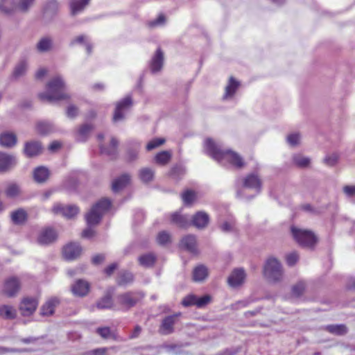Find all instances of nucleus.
Masks as SVG:
<instances>
[{"label":"nucleus","instance_id":"obj_1","mask_svg":"<svg viewBox=\"0 0 355 355\" xmlns=\"http://www.w3.org/2000/svg\"><path fill=\"white\" fill-rule=\"evenodd\" d=\"M205 150L207 154L223 164L227 162L239 168L245 165L243 158L238 153L231 150H223L211 139L208 138L205 141Z\"/></svg>","mask_w":355,"mask_h":355},{"label":"nucleus","instance_id":"obj_2","mask_svg":"<svg viewBox=\"0 0 355 355\" xmlns=\"http://www.w3.org/2000/svg\"><path fill=\"white\" fill-rule=\"evenodd\" d=\"M46 92L38 94L42 102L52 103L70 98V95L65 92L66 85L60 76L53 78L46 85Z\"/></svg>","mask_w":355,"mask_h":355},{"label":"nucleus","instance_id":"obj_3","mask_svg":"<svg viewBox=\"0 0 355 355\" xmlns=\"http://www.w3.org/2000/svg\"><path fill=\"white\" fill-rule=\"evenodd\" d=\"M263 275L270 283L282 282L284 280V272L280 261L273 257L268 258L263 267Z\"/></svg>","mask_w":355,"mask_h":355},{"label":"nucleus","instance_id":"obj_4","mask_svg":"<svg viewBox=\"0 0 355 355\" xmlns=\"http://www.w3.org/2000/svg\"><path fill=\"white\" fill-rule=\"evenodd\" d=\"M291 234L293 240L302 248L313 250L318 243V238L310 230L291 226Z\"/></svg>","mask_w":355,"mask_h":355},{"label":"nucleus","instance_id":"obj_5","mask_svg":"<svg viewBox=\"0 0 355 355\" xmlns=\"http://www.w3.org/2000/svg\"><path fill=\"white\" fill-rule=\"evenodd\" d=\"M110 206V200L106 198L101 199L96 202L85 216L87 225L91 227L99 223L103 214L109 209Z\"/></svg>","mask_w":355,"mask_h":355},{"label":"nucleus","instance_id":"obj_6","mask_svg":"<svg viewBox=\"0 0 355 355\" xmlns=\"http://www.w3.org/2000/svg\"><path fill=\"white\" fill-rule=\"evenodd\" d=\"M144 297V294L141 291H128L118 294L116 300L121 309L128 311L135 306Z\"/></svg>","mask_w":355,"mask_h":355},{"label":"nucleus","instance_id":"obj_7","mask_svg":"<svg viewBox=\"0 0 355 355\" xmlns=\"http://www.w3.org/2000/svg\"><path fill=\"white\" fill-rule=\"evenodd\" d=\"M58 237V233L54 228L46 227L39 232L36 241L40 245H49L55 243Z\"/></svg>","mask_w":355,"mask_h":355},{"label":"nucleus","instance_id":"obj_8","mask_svg":"<svg viewBox=\"0 0 355 355\" xmlns=\"http://www.w3.org/2000/svg\"><path fill=\"white\" fill-rule=\"evenodd\" d=\"M182 313L180 312L164 317L158 329V332L161 335H169L175 331L174 326L178 320Z\"/></svg>","mask_w":355,"mask_h":355},{"label":"nucleus","instance_id":"obj_9","mask_svg":"<svg viewBox=\"0 0 355 355\" xmlns=\"http://www.w3.org/2000/svg\"><path fill=\"white\" fill-rule=\"evenodd\" d=\"M132 105V98L130 96H126L116 105L115 111L113 116L114 121H118L124 119V112L129 110Z\"/></svg>","mask_w":355,"mask_h":355},{"label":"nucleus","instance_id":"obj_10","mask_svg":"<svg viewBox=\"0 0 355 355\" xmlns=\"http://www.w3.org/2000/svg\"><path fill=\"white\" fill-rule=\"evenodd\" d=\"M209 221L210 218L207 213L198 211L192 216L190 224L198 230H204L208 226Z\"/></svg>","mask_w":355,"mask_h":355},{"label":"nucleus","instance_id":"obj_11","mask_svg":"<svg viewBox=\"0 0 355 355\" xmlns=\"http://www.w3.org/2000/svg\"><path fill=\"white\" fill-rule=\"evenodd\" d=\"M52 211L55 214H61L67 218H72L79 212V209L76 205L63 206L56 204L52 208Z\"/></svg>","mask_w":355,"mask_h":355},{"label":"nucleus","instance_id":"obj_12","mask_svg":"<svg viewBox=\"0 0 355 355\" xmlns=\"http://www.w3.org/2000/svg\"><path fill=\"white\" fill-rule=\"evenodd\" d=\"M246 274L243 268H235L227 278V284L232 288L241 286L245 279Z\"/></svg>","mask_w":355,"mask_h":355},{"label":"nucleus","instance_id":"obj_13","mask_svg":"<svg viewBox=\"0 0 355 355\" xmlns=\"http://www.w3.org/2000/svg\"><path fill=\"white\" fill-rule=\"evenodd\" d=\"M38 301L34 297H24L19 305V310L24 316L32 315L36 310Z\"/></svg>","mask_w":355,"mask_h":355},{"label":"nucleus","instance_id":"obj_14","mask_svg":"<svg viewBox=\"0 0 355 355\" xmlns=\"http://www.w3.org/2000/svg\"><path fill=\"white\" fill-rule=\"evenodd\" d=\"M20 283L18 278L11 277L5 281L3 293L9 297H14L19 291Z\"/></svg>","mask_w":355,"mask_h":355},{"label":"nucleus","instance_id":"obj_15","mask_svg":"<svg viewBox=\"0 0 355 355\" xmlns=\"http://www.w3.org/2000/svg\"><path fill=\"white\" fill-rule=\"evenodd\" d=\"M82 252L80 245L77 243H69L62 250L63 257L67 260H73L78 258Z\"/></svg>","mask_w":355,"mask_h":355},{"label":"nucleus","instance_id":"obj_16","mask_svg":"<svg viewBox=\"0 0 355 355\" xmlns=\"http://www.w3.org/2000/svg\"><path fill=\"white\" fill-rule=\"evenodd\" d=\"M42 147L39 141H31L26 142L24 153L28 158L36 157L42 153Z\"/></svg>","mask_w":355,"mask_h":355},{"label":"nucleus","instance_id":"obj_17","mask_svg":"<svg viewBox=\"0 0 355 355\" xmlns=\"http://www.w3.org/2000/svg\"><path fill=\"white\" fill-rule=\"evenodd\" d=\"M89 284L83 279H78L71 286V290L75 296L84 297L87 295L89 291Z\"/></svg>","mask_w":355,"mask_h":355},{"label":"nucleus","instance_id":"obj_18","mask_svg":"<svg viewBox=\"0 0 355 355\" xmlns=\"http://www.w3.org/2000/svg\"><path fill=\"white\" fill-rule=\"evenodd\" d=\"M17 163L16 158L12 155L0 152V172L5 173L10 170Z\"/></svg>","mask_w":355,"mask_h":355},{"label":"nucleus","instance_id":"obj_19","mask_svg":"<svg viewBox=\"0 0 355 355\" xmlns=\"http://www.w3.org/2000/svg\"><path fill=\"white\" fill-rule=\"evenodd\" d=\"M163 64L164 53L160 48H158L150 61V68L151 72L153 73L159 72L162 69Z\"/></svg>","mask_w":355,"mask_h":355},{"label":"nucleus","instance_id":"obj_20","mask_svg":"<svg viewBox=\"0 0 355 355\" xmlns=\"http://www.w3.org/2000/svg\"><path fill=\"white\" fill-rule=\"evenodd\" d=\"M180 247L191 253H197V241L196 236L189 234L184 236L181 239Z\"/></svg>","mask_w":355,"mask_h":355},{"label":"nucleus","instance_id":"obj_21","mask_svg":"<svg viewBox=\"0 0 355 355\" xmlns=\"http://www.w3.org/2000/svg\"><path fill=\"white\" fill-rule=\"evenodd\" d=\"M58 3L56 0H49L44 7L43 17L47 21H51L57 15Z\"/></svg>","mask_w":355,"mask_h":355},{"label":"nucleus","instance_id":"obj_22","mask_svg":"<svg viewBox=\"0 0 355 355\" xmlns=\"http://www.w3.org/2000/svg\"><path fill=\"white\" fill-rule=\"evenodd\" d=\"M243 186L246 188L255 189L257 193L261 190V181L255 174H249L243 179Z\"/></svg>","mask_w":355,"mask_h":355},{"label":"nucleus","instance_id":"obj_23","mask_svg":"<svg viewBox=\"0 0 355 355\" xmlns=\"http://www.w3.org/2000/svg\"><path fill=\"white\" fill-rule=\"evenodd\" d=\"M60 304L58 297H51L43 304L40 309V314L43 316H49L54 313L55 308Z\"/></svg>","mask_w":355,"mask_h":355},{"label":"nucleus","instance_id":"obj_24","mask_svg":"<svg viewBox=\"0 0 355 355\" xmlns=\"http://www.w3.org/2000/svg\"><path fill=\"white\" fill-rule=\"evenodd\" d=\"M17 138L15 133L4 132L0 135V145L5 148H12L17 144Z\"/></svg>","mask_w":355,"mask_h":355},{"label":"nucleus","instance_id":"obj_25","mask_svg":"<svg viewBox=\"0 0 355 355\" xmlns=\"http://www.w3.org/2000/svg\"><path fill=\"white\" fill-rule=\"evenodd\" d=\"M130 182V175L125 173L113 180L112 184V189L114 192H119L125 187H127Z\"/></svg>","mask_w":355,"mask_h":355},{"label":"nucleus","instance_id":"obj_26","mask_svg":"<svg viewBox=\"0 0 355 355\" xmlns=\"http://www.w3.org/2000/svg\"><path fill=\"white\" fill-rule=\"evenodd\" d=\"M208 275V268L205 265L200 264L193 269L192 279L196 282H202L207 278Z\"/></svg>","mask_w":355,"mask_h":355},{"label":"nucleus","instance_id":"obj_27","mask_svg":"<svg viewBox=\"0 0 355 355\" xmlns=\"http://www.w3.org/2000/svg\"><path fill=\"white\" fill-rule=\"evenodd\" d=\"M119 141L118 140L112 137L111 139L110 146L105 147L101 144H100V150L102 154L110 156L112 158L116 157L117 155V147H118Z\"/></svg>","mask_w":355,"mask_h":355},{"label":"nucleus","instance_id":"obj_28","mask_svg":"<svg viewBox=\"0 0 355 355\" xmlns=\"http://www.w3.org/2000/svg\"><path fill=\"white\" fill-rule=\"evenodd\" d=\"M156 255L152 252L141 254L138 257V262L139 265L144 268L153 267L156 262Z\"/></svg>","mask_w":355,"mask_h":355},{"label":"nucleus","instance_id":"obj_29","mask_svg":"<svg viewBox=\"0 0 355 355\" xmlns=\"http://www.w3.org/2000/svg\"><path fill=\"white\" fill-rule=\"evenodd\" d=\"M49 176V171L44 166H38L34 170V180L38 183H43L47 180Z\"/></svg>","mask_w":355,"mask_h":355},{"label":"nucleus","instance_id":"obj_30","mask_svg":"<svg viewBox=\"0 0 355 355\" xmlns=\"http://www.w3.org/2000/svg\"><path fill=\"white\" fill-rule=\"evenodd\" d=\"M11 220L15 225H21L27 220V213L24 209H18L10 214Z\"/></svg>","mask_w":355,"mask_h":355},{"label":"nucleus","instance_id":"obj_31","mask_svg":"<svg viewBox=\"0 0 355 355\" xmlns=\"http://www.w3.org/2000/svg\"><path fill=\"white\" fill-rule=\"evenodd\" d=\"M89 0H73L70 3L71 14L76 15L89 4Z\"/></svg>","mask_w":355,"mask_h":355},{"label":"nucleus","instance_id":"obj_32","mask_svg":"<svg viewBox=\"0 0 355 355\" xmlns=\"http://www.w3.org/2000/svg\"><path fill=\"white\" fill-rule=\"evenodd\" d=\"M0 316L6 320H12L17 316L15 309L10 305H2L0 306Z\"/></svg>","mask_w":355,"mask_h":355},{"label":"nucleus","instance_id":"obj_33","mask_svg":"<svg viewBox=\"0 0 355 355\" xmlns=\"http://www.w3.org/2000/svg\"><path fill=\"white\" fill-rule=\"evenodd\" d=\"M16 5L14 0H1L0 11L6 15H11L17 10Z\"/></svg>","mask_w":355,"mask_h":355},{"label":"nucleus","instance_id":"obj_34","mask_svg":"<svg viewBox=\"0 0 355 355\" xmlns=\"http://www.w3.org/2000/svg\"><path fill=\"white\" fill-rule=\"evenodd\" d=\"M239 85V82L236 81L233 77H230L228 85L225 87V92L223 96V98L226 99L232 96L235 94Z\"/></svg>","mask_w":355,"mask_h":355},{"label":"nucleus","instance_id":"obj_35","mask_svg":"<svg viewBox=\"0 0 355 355\" xmlns=\"http://www.w3.org/2000/svg\"><path fill=\"white\" fill-rule=\"evenodd\" d=\"M96 307L99 309H112L114 303L111 295L107 294L96 302Z\"/></svg>","mask_w":355,"mask_h":355},{"label":"nucleus","instance_id":"obj_36","mask_svg":"<svg viewBox=\"0 0 355 355\" xmlns=\"http://www.w3.org/2000/svg\"><path fill=\"white\" fill-rule=\"evenodd\" d=\"M293 162L299 168H306L311 163V159L301 154H295L292 157Z\"/></svg>","mask_w":355,"mask_h":355},{"label":"nucleus","instance_id":"obj_37","mask_svg":"<svg viewBox=\"0 0 355 355\" xmlns=\"http://www.w3.org/2000/svg\"><path fill=\"white\" fill-rule=\"evenodd\" d=\"M5 194L9 198H15L20 194L19 186L15 183H8L5 189Z\"/></svg>","mask_w":355,"mask_h":355},{"label":"nucleus","instance_id":"obj_38","mask_svg":"<svg viewBox=\"0 0 355 355\" xmlns=\"http://www.w3.org/2000/svg\"><path fill=\"white\" fill-rule=\"evenodd\" d=\"M35 1L36 0H19L16 5V9L22 13H27L34 6Z\"/></svg>","mask_w":355,"mask_h":355},{"label":"nucleus","instance_id":"obj_39","mask_svg":"<svg viewBox=\"0 0 355 355\" xmlns=\"http://www.w3.org/2000/svg\"><path fill=\"white\" fill-rule=\"evenodd\" d=\"M134 280V275L128 271H122L120 272L117 283L120 286H125L131 284Z\"/></svg>","mask_w":355,"mask_h":355},{"label":"nucleus","instance_id":"obj_40","mask_svg":"<svg viewBox=\"0 0 355 355\" xmlns=\"http://www.w3.org/2000/svg\"><path fill=\"white\" fill-rule=\"evenodd\" d=\"M171 157L172 155L170 152L164 150L155 155V160L158 164L166 165L170 162Z\"/></svg>","mask_w":355,"mask_h":355},{"label":"nucleus","instance_id":"obj_41","mask_svg":"<svg viewBox=\"0 0 355 355\" xmlns=\"http://www.w3.org/2000/svg\"><path fill=\"white\" fill-rule=\"evenodd\" d=\"M171 221L182 227H185L189 225V218L178 213L171 215Z\"/></svg>","mask_w":355,"mask_h":355},{"label":"nucleus","instance_id":"obj_42","mask_svg":"<svg viewBox=\"0 0 355 355\" xmlns=\"http://www.w3.org/2000/svg\"><path fill=\"white\" fill-rule=\"evenodd\" d=\"M36 129L40 135H47L53 130V125L49 122L41 121L37 123Z\"/></svg>","mask_w":355,"mask_h":355},{"label":"nucleus","instance_id":"obj_43","mask_svg":"<svg viewBox=\"0 0 355 355\" xmlns=\"http://www.w3.org/2000/svg\"><path fill=\"white\" fill-rule=\"evenodd\" d=\"M52 40L49 37L42 38L37 44V49L40 52H46L51 49Z\"/></svg>","mask_w":355,"mask_h":355},{"label":"nucleus","instance_id":"obj_44","mask_svg":"<svg viewBox=\"0 0 355 355\" xmlns=\"http://www.w3.org/2000/svg\"><path fill=\"white\" fill-rule=\"evenodd\" d=\"M154 171L150 168H144L139 171V178L144 182H149L153 180Z\"/></svg>","mask_w":355,"mask_h":355},{"label":"nucleus","instance_id":"obj_45","mask_svg":"<svg viewBox=\"0 0 355 355\" xmlns=\"http://www.w3.org/2000/svg\"><path fill=\"white\" fill-rule=\"evenodd\" d=\"M28 67V64L26 60H21L15 67L13 71V76L15 78H19L25 74Z\"/></svg>","mask_w":355,"mask_h":355},{"label":"nucleus","instance_id":"obj_46","mask_svg":"<svg viewBox=\"0 0 355 355\" xmlns=\"http://www.w3.org/2000/svg\"><path fill=\"white\" fill-rule=\"evenodd\" d=\"M326 329L331 334L336 335H344L347 333V329L344 324H331L328 325Z\"/></svg>","mask_w":355,"mask_h":355},{"label":"nucleus","instance_id":"obj_47","mask_svg":"<svg viewBox=\"0 0 355 355\" xmlns=\"http://www.w3.org/2000/svg\"><path fill=\"white\" fill-rule=\"evenodd\" d=\"M306 284L303 281H300L293 286L291 289L292 295L298 297H300L304 292Z\"/></svg>","mask_w":355,"mask_h":355},{"label":"nucleus","instance_id":"obj_48","mask_svg":"<svg viewBox=\"0 0 355 355\" xmlns=\"http://www.w3.org/2000/svg\"><path fill=\"white\" fill-rule=\"evenodd\" d=\"M196 198V193L192 190H187L182 194V199L185 205H191Z\"/></svg>","mask_w":355,"mask_h":355},{"label":"nucleus","instance_id":"obj_49","mask_svg":"<svg viewBox=\"0 0 355 355\" xmlns=\"http://www.w3.org/2000/svg\"><path fill=\"white\" fill-rule=\"evenodd\" d=\"M139 150V144L137 143H134L132 148L128 149L127 152V158L129 162H132L137 158Z\"/></svg>","mask_w":355,"mask_h":355},{"label":"nucleus","instance_id":"obj_50","mask_svg":"<svg viewBox=\"0 0 355 355\" xmlns=\"http://www.w3.org/2000/svg\"><path fill=\"white\" fill-rule=\"evenodd\" d=\"M300 137H301L299 133L295 132V133L288 135L287 136L286 140H287L288 144L291 146L294 147V146H297V145H299L300 141Z\"/></svg>","mask_w":355,"mask_h":355},{"label":"nucleus","instance_id":"obj_51","mask_svg":"<svg viewBox=\"0 0 355 355\" xmlns=\"http://www.w3.org/2000/svg\"><path fill=\"white\" fill-rule=\"evenodd\" d=\"M92 129L93 126L89 124H85L82 125L78 130L79 135L80 137H81V138L79 139V140L85 141L86 139L87 135L90 132V131Z\"/></svg>","mask_w":355,"mask_h":355},{"label":"nucleus","instance_id":"obj_52","mask_svg":"<svg viewBox=\"0 0 355 355\" xmlns=\"http://www.w3.org/2000/svg\"><path fill=\"white\" fill-rule=\"evenodd\" d=\"M339 156L336 153H333L329 155H327L324 158V163L329 166H334L338 162Z\"/></svg>","mask_w":355,"mask_h":355},{"label":"nucleus","instance_id":"obj_53","mask_svg":"<svg viewBox=\"0 0 355 355\" xmlns=\"http://www.w3.org/2000/svg\"><path fill=\"white\" fill-rule=\"evenodd\" d=\"M157 241L159 245H166L170 242V235L165 231L161 232L157 236Z\"/></svg>","mask_w":355,"mask_h":355},{"label":"nucleus","instance_id":"obj_54","mask_svg":"<svg viewBox=\"0 0 355 355\" xmlns=\"http://www.w3.org/2000/svg\"><path fill=\"white\" fill-rule=\"evenodd\" d=\"M196 300L197 296L195 295H189L184 297V299L182 301V304L184 306L188 307L190 306L195 305L196 306Z\"/></svg>","mask_w":355,"mask_h":355},{"label":"nucleus","instance_id":"obj_55","mask_svg":"<svg viewBox=\"0 0 355 355\" xmlns=\"http://www.w3.org/2000/svg\"><path fill=\"white\" fill-rule=\"evenodd\" d=\"M184 174V169L180 166H175L173 167L170 171V175L175 178L178 179L182 176Z\"/></svg>","mask_w":355,"mask_h":355},{"label":"nucleus","instance_id":"obj_56","mask_svg":"<svg viewBox=\"0 0 355 355\" xmlns=\"http://www.w3.org/2000/svg\"><path fill=\"white\" fill-rule=\"evenodd\" d=\"M165 142V139L162 138H157L150 141L146 145L147 150H152L153 149L159 147Z\"/></svg>","mask_w":355,"mask_h":355},{"label":"nucleus","instance_id":"obj_57","mask_svg":"<svg viewBox=\"0 0 355 355\" xmlns=\"http://www.w3.org/2000/svg\"><path fill=\"white\" fill-rule=\"evenodd\" d=\"M299 260V255L297 252H293L286 256V263L289 266H293Z\"/></svg>","mask_w":355,"mask_h":355},{"label":"nucleus","instance_id":"obj_58","mask_svg":"<svg viewBox=\"0 0 355 355\" xmlns=\"http://www.w3.org/2000/svg\"><path fill=\"white\" fill-rule=\"evenodd\" d=\"M211 301V297L208 295H205L201 297H198L196 300V306L202 308L209 304Z\"/></svg>","mask_w":355,"mask_h":355},{"label":"nucleus","instance_id":"obj_59","mask_svg":"<svg viewBox=\"0 0 355 355\" xmlns=\"http://www.w3.org/2000/svg\"><path fill=\"white\" fill-rule=\"evenodd\" d=\"M96 332L103 338H110L112 336V332L109 327H99L96 329Z\"/></svg>","mask_w":355,"mask_h":355},{"label":"nucleus","instance_id":"obj_60","mask_svg":"<svg viewBox=\"0 0 355 355\" xmlns=\"http://www.w3.org/2000/svg\"><path fill=\"white\" fill-rule=\"evenodd\" d=\"M165 21L166 18L164 15L161 14L156 19L151 21L148 24L150 27H155L157 26L163 25L165 23Z\"/></svg>","mask_w":355,"mask_h":355},{"label":"nucleus","instance_id":"obj_61","mask_svg":"<svg viewBox=\"0 0 355 355\" xmlns=\"http://www.w3.org/2000/svg\"><path fill=\"white\" fill-rule=\"evenodd\" d=\"M107 348H98L96 349L85 352L83 355H106Z\"/></svg>","mask_w":355,"mask_h":355},{"label":"nucleus","instance_id":"obj_62","mask_svg":"<svg viewBox=\"0 0 355 355\" xmlns=\"http://www.w3.org/2000/svg\"><path fill=\"white\" fill-rule=\"evenodd\" d=\"M78 110L77 107L75 105H71L67 107V115L69 118H74L78 115Z\"/></svg>","mask_w":355,"mask_h":355},{"label":"nucleus","instance_id":"obj_63","mask_svg":"<svg viewBox=\"0 0 355 355\" xmlns=\"http://www.w3.org/2000/svg\"><path fill=\"white\" fill-rule=\"evenodd\" d=\"M345 194L348 197H353L355 196V186L347 185L343 187Z\"/></svg>","mask_w":355,"mask_h":355},{"label":"nucleus","instance_id":"obj_64","mask_svg":"<svg viewBox=\"0 0 355 355\" xmlns=\"http://www.w3.org/2000/svg\"><path fill=\"white\" fill-rule=\"evenodd\" d=\"M142 331V328L139 325H136L131 334L129 335L130 339L138 338Z\"/></svg>","mask_w":355,"mask_h":355}]
</instances>
